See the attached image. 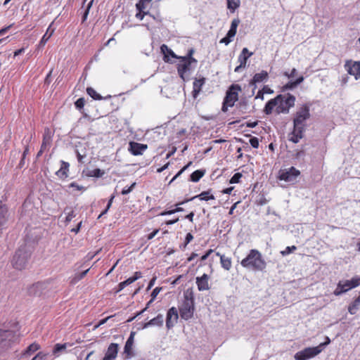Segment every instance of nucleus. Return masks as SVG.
Listing matches in <instances>:
<instances>
[{
    "mask_svg": "<svg viewBox=\"0 0 360 360\" xmlns=\"http://www.w3.org/2000/svg\"><path fill=\"white\" fill-rule=\"evenodd\" d=\"M295 97L290 94H279L266 103L264 112L266 115H270L276 108L277 114H288L295 105Z\"/></svg>",
    "mask_w": 360,
    "mask_h": 360,
    "instance_id": "obj_1",
    "label": "nucleus"
},
{
    "mask_svg": "<svg viewBox=\"0 0 360 360\" xmlns=\"http://www.w3.org/2000/svg\"><path fill=\"white\" fill-rule=\"evenodd\" d=\"M240 264L243 267L253 271H263L266 266L261 253L257 250H251Z\"/></svg>",
    "mask_w": 360,
    "mask_h": 360,
    "instance_id": "obj_2",
    "label": "nucleus"
},
{
    "mask_svg": "<svg viewBox=\"0 0 360 360\" xmlns=\"http://www.w3.org/2000/svg\"><path fill=\"white\" fill-rule=\"evenodd\" d=\"M184 301L179 307V312L181 319L188 320L193 316L194 307V295L192 290L188 289L184 293Z\"/></svg>",
    "mask_w": 360,
    "mask_h": 360,
    "instance_id": "obj_3",
    "label": "nucleus"
},
{
    "mask_svg": "<svg viewBox=\"0 0 360 360\" xmlns=\"http://www.w3.org/2000/svg\"><path fill=\"white\" fill-rule=\"evenodd\" d=\"M30 255V252L25 247L20 248L15 252L11 261L13 266L18 270L25 269L27 265Z\"/></svg>",
    "mask_w": 360,
    "mask_h": 360,
    "instance_id": "obj_4",
    "label": "nucleus"
},
{
    "mask_svg": "<svg viewBox=\"0 0 360 360\" xmlns=\"http://www.w3.org/2000/svg\"><path fill=\"white\" fill-rule=\"evenodd\" d=\"M241 90L238 84H232L226 91L221 110L224 112L228 111L229 107H233L238 99V92Z\"/></svg>",
    "mask_w": 360,
    "mask_h": 360,
    "instance_id": "obj_5",
    "label": "nucleus"
},
{
    "mask_svg": "<svg viewBox=\"0 0 360 360\" xmlns=\"http://www.w3.org/2000/svg\"><path fill=\"white\" fill-rule=\"evenodd\" d=\"M310 117L309 107L307 105H303L295 114L293 120V127L305 131V122Z\"/></svg>",
    "mask_w": 360,
    "mask_h": 360,
    "instance_id": "obj_6",
    "label": "nucleus"
},
{
    "mask_svg": "<svg viewBox=\"0 0 360 360\" xmlns=\"http://www.w3.org/2000/svg\"><path fill=\"white\" fill-rule=\"evenodd\" d=\"M300 175V172L294 167L288 169H281L278 172V179L281 181L294 184L297 182V179Z\"/></svg>",
    "mask_w": 360,
    "mask_h": 360,
    "instance_id": "obj_7",
    "label": "nucleus"
},
{
    "mask_svg": "<svg viewBox=\"0 0 360 360\" xmlns=\"http://www.w3.org/2000/svg\"><path fill=\"white\" fill-rule=\"evenodd\" d=\"M321 352V349H319L318 346L307 347L300 352H297L295 354V359L296 360H307L317 356Z\"/></svg>",
    "mask_w": 360,
    "mask_h": 360,
    "instance_id": "obj_8",
    "label": "nucleus"
},
{
    "mask_svg": "<svg viewBox=\"0 0 360 360\" xmlns=\"http://www.w3.org/2000/svg\"><path fill=\"white\" fill-rule=\"evenodd\" d=\"M192 63L193 62L189 61V60L181 59L177 65L179 75L184 81L188 79V75H187V72L190 71Z\"/></svg>",
    "mask_w": 360,
    "mask_h": 360,
    "instance_id": "obj_9",
    "label": "nucleus"
},
{
    "mask_svg": "<svg viewBox=\"0 0 360 360\" xmlns=\"http://www.w3.org/2000/svg\"><path fill=\"white\" fill-rule=\"evenodd\" d=\"M179 319L178 311L176 307H171L167 313L166 317V326L168 329L172 328L175 323H176Z\"/></svg>",
    "mask_w": 360,
    "mask_h": 360,
    "instance_id": "obj_10",
    "label": "nucleus"
},
{
    "mask_svg": "<svg viewBox=\"0 0 360 360\" xmlns=\"http://www.w3.org/2000/svg\"><path fill=\"white\" fill-rule=\"evenodd\" d=\"M345 68L349 75L354 76L356 79L360 77V62L347 61Z\"/></svg>",
    "mask_w": 360,
    "mask_h": 360,
    "instance_id": "obj_11",
    "label": "nucleus"
},
{
    "mask_svg": "<svg viewBox=\"0 0 360 360\" xmlns=\"http://www.w3.org/2000/svg\"><path fill=\"white\" fill-rule=\"evenodd\" d=\"M209 279L210 276L206 274H204L202 276L196 277L195 283L199 291L210 290Z\"/></svg>",
    "mask_w": 360,
    "mask_h": 360,
    "instance_id": "obj_12",
    "label": "nucleus"
},
{
    "mask_svg": "<svg viewBox=\"0 0 360 360\" xmlns=\"http://www.w3.org/2000/svg\"><path fill=\"white\" fill-rule=\"evenodd\" d=\"M147 148V145L136 142H130L129 150L134 155H141Z\"/></svg>",
    "mask_w": 360,
    "mask_h": 360,
    "instance_id": "obj_13",
    "label": "nucleus"
},
{
    "mask_svg": "<svg viewBox=\"0 0 360 360\" xmlns=\"http://www.w3.org/2000/svg\"><path fill=\"white\" fill-rule=\"evenodd\" d=\"M118 344L111 343L108 348V350L103 357V360H114L117 355Z\"/></svg>",
    "mask_w": 360,
    "mask_h": 360,
    "instance_id": "obj_14",
    "label": "nucleus"
},
{
    "mask_svg": "<svg viewBox=\"0 0 360 360\" xmlns=\"http://www.w3.org/2000/svg\"><path fill=\"white\" fill-rule=\"evenodd\" d=\"M134 335L135 332H131L125 343L124 353L126 354L127 358H131L132 356V347L134 344Z\"/></svg>",
    "mask_w": 360,
    "mask_h": 360,
    "instance_id": "obj_15",
    "label": "nucleus"
},
{
    "mask_svg": "<svg viewBox=\"0 0 360 360\" xmlns=\"http://www.w3.org/2000/svg\"><path fill=\"white\" fill-rule=\"evenodd\" d=\"M163 316L162 314H158L156 317L144 323L143 328H147L150 326H162L163 324Z\"/></svg>",
    "mask_w": 360,
    "mask_h": 360,
    "instance_id": "obj_16",
    "label": "nucleus"
},
{
    "mask_svg": "<svg viewBox=\"0 0 360 360\" xmlns=\"http://www.w3.org/2000/svg\"><path fill=\"white\" fill-rule=\"evenodd\" d=\"M160 50H161V52L163 53L164 55V60L165 62H169V56H170L172 58H179V57H178L174 53V51L169 49L167 45L165 44H162L161 46H160Z\"/></svg>",
    "mask_w": 360,
    "mask_h": 360,
    "instance_id": "obj_17",
    "label": "nucleus"
},
{
    "mask_svg": "<svg viewBox=\"0 0 360 360\" xmlns=\"http://www.w3.org/2000/svg\"><path fill=\"white\" fill-rule=\"evenodd\" d=\"M70 165L68 162H65L63 160L61 161V167L60 169H58L56 174L60 179H65L68 177V172L69 171Z\"/></svg>",
    "mask_w": 360,
    "mask_h": 360,
    "instance_id": "obj_18",
    "label": "nucleus"
},
{
    "mask_svg": "<svg viewBox=\"0 0 360 360\" xmlns=\"http://www.w3.org/2000/svg\"><path fill=\"white\" fill-rule=\"evenodd\" d=\"M268 77H269L268 72L265 70H262V72H260L259 73H256L254 75V77L250 84L251 85H253V84H255L256 83H259V82L266 81L268 79Z\"/></svg>",
    "mask_w": 360,
    "mask_h": 360,
    "instance_id": "obj_19",
    "label": "nucleus"
},
{
    "mask_svg": "<svg viewBox=\"0 0 360 360\" xmlns=\"http://www.w3.org/2000/svg\"><path fill=\"white\" fill-rule=\"evenodd\" d=\"M304 132V130L293 127V131L290 135L289 141L295 143H298L302 139Z\"/></svg>",
    "mask_w": 360,
    "mask_h": 360,
    "instance_id": "obj_20",
    "label": "nucleus"
},
{
    "mask_svg": "<svg viewBox=\"0 0 360 360\" xmlns=\"http://www.w3.org/2000/svg\"><path fill=\"white\" fill-rule=\"evenodd\" d=\"M253 54L252 52H249L247 48H243L242 52L238 56V60L241 66L245 67L248 59Z\"/></svg>",
    "mask_w": 360,
    "mask_h": 360,
    "instance_id": "obj_21",
    "label": "nucleus"
},
{
    "mask_svg": "<svg viewBox=\"0 0 360 360\" xmlns=\"http://www.w3.org/2000/svg\"><path fill=\"white\" fill-rule=\"evenodd\" d=\"M360 309V291L359 296L353 301L348 306V312L354 315L356 314V312Z\"/></svg>",
    "mask_w": 360,
    "mask_h": 360,
    "instance_id": "obj_22",
    "label": "nucleus"
},
{
    "mask_svg": "<svg viewBox=\"0 0 360 360\" xmlns=\"http://www.w3.org/2000/svg\"><path fill=\"white\" fill-rule=\"evenodd\" d=\"M216 255L220 257V262H221V266L224 269L229 271L231 268V258L225 257L224 255H221L219 252H217Z\"/></svg>",
    "mask_w": 360,
    "mask_h": 360,
    "instance_id": "obj_23",
    "label": "nucleus"
},
{
    "mask_svg": "<svg viewBox=\"0 0 360 360\" xmlns=\"http://www.w3.org/2000/svg\"><path fill=\"white\" fill-rule=\"evenodd\" d=\"M8 218V209L6 206L0 201V226H3Z\"/></svg>",
    "mask_w": 360,
    "mask_h": 360,
    "instance_id": "obj_24",
    "label": "nucleus"
},
{
    "mask_svg": "<svg viewBox=\"0 0 360 360\" xmlns=\"http://www.w3.org/2000/svg\"><path fill=\"white\" fill-rule=\"evenodd\" d=\"M205 78H200V79H195L193 82V97H196L197 95L200 93V91H201V88L202 86H203V84H205Z\"/></svg>",
    "mask_w": 360,
    "mask_h": 360,
    "instance_id": "obj_25",
    "label": "nucleus"
},
{
    "mask_svg": "<svg viewBox=\"0 0 360 360\" xmlns=\"http://www.w3.org/2000/svg\"><path fill=\"white\" fill-rule=\"evenodd\" d=\"M51 26H52V24H51L49 26L46 33L44 34L41 41H39V46H44L46 44V43L48 41V40L50 39V37L53 35L55 30L51 28Z\"/></svg>",
    "mask_w": 360,
    "mask_h": 360,
    "instance_id": "obj_26",
    "label": "nucleus"
},
{
    "mask_svg": "<svg viewBox=\"0 0 360 360\" xmlns=\"http://www.w3.org/2000/svg\"><path fill=\"white\" fill-rule=\"evenodd\" d=\"M195 198H199L200 200H205L207 201L209 200H214L215 198L214 196L211 193L210 191H203L199 195H197L193 198H191V200H193Z\"/></svg>",
    "mask_w": 360,
    "mask_h": 360,
    "instance_id": "obj_27",
    "label": "nucleus"
},
{
    "mask_svg": "<svg viewBox=\"0 0 360 360\" xmlns=\"http://www.w3.org/2000/svg\"><path fill=\"white\" fill-rule=\"evenodd\" d=\"M304 81V77L300 76L294 82H289L284 86L283 89L285 90H290L295 88L297 85L301 84Z\"/></svg>",
    "mask_w": 360,
    "mask_h": 360,
    "instance_id": "obj_28",
    "label": "nucleus"
},
{
    "mask_svg": "<svg viewBox=\"0 0 360 360\" xmlns=\"http://www.w3.org/2000/svg\"><path fill=\"white\" fill-rule=\"evenodd\" d=\"M205 174V172L200 169L195 170L191 174V181L198 182Z\"/></svg>",
    "mask_w": 360,
    "mask_h": 360,
    "instance_id": "obj_29",
    "label": "nucleus"
},
{
    "mask_svg": "<svg viewBox=\"0 0 360 360\" xmlns=\"http://www.w3.org/2000/svg\"><path fill=\"white\" fill-rule=\"evenodd\" d=\"M240 0H227V8L233 13L240 6Z\"/></svg>",
    "mask_w": 360,
    "mask_h": 360,
    "instance_id": "obj_30",
    "label": "nucleus"
},
{
    "mask_svg": "<svg viewBox=\"0 0 360 360\" xmlns=\"http://www.w3.org/2000/svg\"><path fill=\"white\" fill-rule=\"evenodd\" d=\"M87 94L94 100H102L103 97L98 94L92 87L86 89Z\"/></svg>",
    "mask_w": 360,
    "mask_h": 360,
    "instance_id": "obj_31",
    "label": "nucleus"
},
{
    "mask_svg": "<svg viewBox=\"0 0 360 360\" xmlns=\"http://www.w3.org/2000/svg\"><path fill=\"white\" fill-rule=\"evenodd\" d=\"M89 271V269H88L81 273L76 274L74 276V277L72 278L71 283L75 284V283H77L79 281L82 280L86 275V274L88 273Z\"/></svg>",
    "mask_w": 360,
    "mask_h": 360,
    "instance_id": "obj_32",
    "label": "nucleus"
},
{
    "mask_svg": "<svg viewBox=\"0 0 360 360\" xmlns=\"http://www.w3.org/2000/svg\"><path fill=\"white\" fill-rule=\"evenodd\" d=\"M150 0H140L136 5L139 11L146 13L145 10L146 8V4H149Z\"/></svg>",
    "mask_w": 360,
    "mask_h": 360,
    "instance_id": "obj_33",
    "label": "nucleus"
},
{
    "mask_svg": "<svg viewBox=\"0 0 360 360\" xmlns=\"http://www.w3.org/2000/svg\"><path fill=\"white\" fill-rule=\"evenodd\" d=\"M67 349V344H56L54 347L53 352L56 355H58L59 353L65 352Z\"/></svg>",
    "mask_w": 360,
    "mask_h": 360,
    "instance_id": "obj_34",
    "label": "nucleus"
},
{
    "mask_svg": "<svg viewBox=\"0 0 360 360\" xmlns=\"http://www.w3.org/2000/svg\"><path fill=\"white\" fill-rule=\"evenodd\" d=\"M39 345L37 343L31 344L26 349L25 354H31L39 349Z\"/></svg>",
    "mask_w": 360,
    "mask_h": 360,
    "instance_id": "obj_35",
    "label": "nucleus"
},
{
    "mask_svg": "<svg viewBox=\"0 0 360 360\" xmlns=\"http://www.w3.org/2000/svg\"><path fill=\"white\" fill-rule=\"evenodd\" d=\"M345 292H347L345 291V288H342L341 283H338V285H337V288H335V290L333 292V294L335 296H340V295H341L342 294H343Z\"/></svg>",
    "mask_w": 360,
    "mask_h": 360,
    "instance_id": "obj_36",
    "label": "nucleus"
},
{
    "mask_svg": "<svg viewBox=\"0 0 360 360\" xmlns=\"http://www.w3.org/2000/svg\"><path fill=\"white\" fill-rule=\"evenodd\" d=\"M295 250H297V247L295 245L288 246L284 250L281 251V253L283 256H285L290 254Z\"/></svg>",
    "mask_w": 360,
    "mask_h": 360,
    "instance_id": "obj_37",
    "label": "nucleus"
},
{
    "mask_svg": "<svg viewBox=\"0 0 360 360\" xmlns=\"http://www.w3.org/2000/svg\"><path fill=\"white\" fill-rule=\"evenodd\" d=\"M75 105L78 110L82 109L85 105V99L84 98H78L75 103Z\"/></svg>",
    "mask_w": 360,
    "mask_h": 360,
    "instance_id": "obj_38",
    "label": "nucleus"
},
{
    "mask_svg": "<svg viewBox=\"0 0 360 360\" xmlns=\"http://www.w3.org/2000/svg\"><path fill=\"white\" fill-rule=\"evenodd\" d=\"M51 134L49 133V131L47 130V133H46L44 135L42 143H44V145L49 146L50 143H51Z\"/></svg>",
    "mask_w": 360,
    "mask_h": 360,
    "instance_id": "obj_39",
    "label": "nucleus"
},
{
    "mask_svg": "<svg viewBox=\"0 0 360 360\" xmlns=\"http://www.w3.org/2000/svg\"><path fill=\"white\" fill-rule=\"evenodd\" d=\"M242 177L241 173H236L230 179V184H236L238 183L240 178Z\"/></svg>",
    "mask_w": 360,
    "mask_h": 360,
    "instance_id": "obj_40",
    "label": "nucleus"
},
{
    "mask_svg": "<svg viewBox=\"0 0 360 360\" xmlns=\"http://www.w3.org/2000/svg\"><path fill=\"white\" fill-rule=\"evenodd\" d=\"M339 283L342 284V288H345L346 292L352 289V287L349 283V280L340 281Z\"/></svg>",
    "mask_w": 360,
    "mask_h": 360,
    "instance_id": "obj_41",
    "label": "nucleus"
},
{
    "mask_svg": "<svg viewBox=\"0 0 360 360\" xmlns=\"http://www.w3.org/2000/svg\"><path fill=\"white\" fill-rule=\"evenodd\" d=\"M349 283L352 288L360 285V277H353L351 280H349Z\"/></svg>",
    "mask_w": 360,
    "mask_h": 360,
    "instance_id": "obj_42",
    "label": "nucleus"
},
{
    "mask_svg": "<svg viewBox=\"0 0 360 360\" xmlns=\"http://www.w3.org/2000/svg\"><path fill=\"white\" fill-rule=\"evenodd\" d=\"M192 162H188L186 166H184L178 173L172 179L169 184L174 181L177 177H179L191 165Z\"/></svg>",
    "mask_w": 360,
    "mask_h": 360,
    "instance_id": "obj_43",
    "label": "nucleus"
},
{
    "mask_svg": "<svg viewBox=\"0 0 360 360\" xmlns=\"http://www.w3.org/2000/svg\"><path fill=\"white\" fill-rule=\"evenodd\" d=\"M192 162H188L186 166H184L178 173L172 179L169 184L174 181L177 177H179L191 165Z\"/></svg>",
    "mask_w": 360,
    "mask_h": 360,
    "instance_id": "obj_44",
    "label": "nucleus"
},
{
    "mask_svg": "<svg viewBox=\"0 0 360 360\" xmlns=\"http://www.w3.org/2000/svg\"><path fill=\"white\" fill-rule=\"evenodd\" d=\"M192 162H188L186 166H184L178 173L172 179L169 184L174 181L177 177H179L191 165Z\"/></svg>",
    "mask_w": 360,
    "mask_h": 360,
    "instance_id": "obj_45",
    "label": "nucleus"
},
{
    "mask_svg": "<svg viewBox=\"0 0 360 360\" xmlns=\"http://www.w3.org/2000/svg\"><path fill=\"white\" fill-rule=\"evenodd\" d=\"M104 174V172L100 169H95L91 171V176L95 177H101Z\"/></svg>",
    "mask_w": 360,
    "mask_h": 360,
    "instance_id": "obj_46",
    "label": "nucleus"
},
{
    "mask_svg": "<svg viewBox=\"0 0 360 360\" xmlns=\"http://www.w3.org/2000/svg\"><path fill=\"white\" fill-rule=\"evenodd\" d=\"M193 52V50H190L186 56L179 57V58L180 59H186V60H189V61H191L193 63H197V60L192 57Z\"/></svg>",
    "mask_w": 360,
    "mask_h": 360,
    "instance_id": "obj_47",
    "label": "nucleus"
},
{
    "mask_svg": "<svg viewBox=\"0 0 360 360\" xmlns=\"http://www.w3.org/2000/svg\"><path fill=\"white\" fill-rule=\"evenodd\" d=\"M250 143L254 148L259 147V139L257 137H252L250 139Z\"/></svg>",
    "mask_w": 360,
    "mask_h": 360,
    "instance_id": "obj_48",
    "label": "nucleus"
},
{
    "mask_svg": "<svg viewBox=\"0 0 360 360\" xmlns=\"http://www.w3.org/2000/svg\"><path fill=\"white\" fill-rule=\"evenodd\" d=\"M239 23H240V20L238 18L233 19L231 22L230 29L237 32V27H238Z\"/></svg>",
    "mask_w": 360,
    "mask_h": 360,
    "instance_id": "obj_49",
    "label": "nucleus"
},
{
    "mask_svg": "<svg viewBox=\"0 0 360 360\" xmlns=\"http://www.w3.org/2000/svg\"><path fill=\"white\" fill-rule=\"evenodd\" d=\"M330 343V340L328 336H326V341L324 342L319 344L318 345V347H319V349H321V352H322L324 349V348L326 347V346H327Z\"/></svg>",
    "mask_w": 360,
    "mask_h": 360,
    "instance_id": "obj_50",
    "label": "nucleus"
},
{
    "mask_svg": "<svg viewBox=\"0 0 360 360\" xmlns=\"http://www.w3.org/2000/svg\"><path fill=\"white\" fill-rule=\"evenodd\" d=\"M135 185H136V183H133L129 187H124L122 191V194L127 195V194L129 193L133 190Z\"/></svg>",
    "mask_w": 360,
    "mask_h": 360,
    "instance_id": "obj_51",
    "label": "nucleus"
},
{
    "mask_svg": "<svg viewBox=\"0 0 360 360\" xmlns=\"http://www.w3.org/2000/svg\"><path fill=\"white\" fill-rule=\"evenodd\" d=\"M75 153L77 154V160L80 163H83V159L86 157V153H81L79 150H76Z\"/></svg>",
    "mask_w": 360,
    "mask_h": 360,
    "instance_id": "obj_52",
    "label": "nucleus"
},
{
    "mask_svg": "<svg viewBox=\"0 0 360 360\" xmlns=\"http://www.w3.org/2000/svg\"><path fill=\"white\" fill-rule=\"evenodd\" d=\"M75 216L76 215L74 213V211L73 210H70L67 213V216H66V218H65L66 222H70Z\"/></svg>",
    "mask_w": 360,
    "mask_h": 360,
    "instance_id": "obj_53",
    "label": "nucleus"
},
{
    "mask_svg": "<svg viewBox=\"0 0 360 360\" xmlns=\"http://www.w3.org/2000/svg\"><path fill=\"white\" fill-rule=\"evenodd\" d=\"M161 290L162 288L159 287H156L155 288H154L151 293V298H153V300H155L157 295L160 293Z\"/></svg>",
    "mask_w": 360,
    "mask_h": 360,
    "instance_id": "obj_54",
    "label": "nucleus"
},
{
    "mask_svg": "<svg viewBox=\"0 0 360 360\" xmlns=\"http://www.w3.org/2000/svg\"><path fill=\"white\" fill-rule=\"evenodd\" d=\"M136 281V278L130 277L122 282V285H129Z\"/></svg>",
    "mask_w": 360,
    "mask_h": 360,
    "instance_id": "obj_55",
    "label": "nucleus"
},
{
    "mask_svg": "<svg viewBox=\"0 0 360 360\" xmlns=\"http://www.w3.org/2000/svg\"><path fill=\"white\" fill-rule=\"evenodd\" d=\"M232 41V39L231 37H229L227 35L222 38L220 41H219V43L221 44H224L225 45H228L229 43H231V41Z\"/></svg>",
    "mask_w": 360,
    "mask_h": 360,
    "instance_id": "obj_56",
    "label": "nucleus"
},
{
    "mask_svg": "<svg viewBox=\"0 0 360 360\" xmlns=\"http://www.w3.org/2000/svg\"><path fill=\"white\" fill-rule=\"evenodd\" d=\"M193 239V235L191 233H188L186 236L184 247H186Z\"/></svg>",
    "mask_w": 360,
    "mask_h": 360,
    "instance_id": "obj_57",
    "label": "nucleus"
},
{
    "mask_svg": "<svg viewBox=\"0 0 360 360\" xmlns=\"http://www.w3.org/2000/svg\"><path fill=\"white\" fill-rule=\"evenodd\" d=\"M238 108L243 112H245L247 108V102L246 101H240L238 103Z\"/></svg>",
    "mask_w": 360,
    "mask_h": 360,
    "instance_id": "obj_58",
    "label": "nucleus"
},
{
    "mask_svg": "<svg viewBox=\"0 0 360 360\" xmlns=\"http://www.w3.org/2000/svg\"><path fill=\"white\" fill-rule=\"evenodd\" d=\"M305 155V153L304 150H300L296 152L295 156L296 159H300L301 158H303Z\"/></svg>",
    "mask_w": 360,
    "mask_h": 360,
    "instance_id": "obj_59",
    "label": "nucleus"
},
{
    "mask_svg": "<svg viewBox=\"0 0 360 360\" xmlns=\"http://www.w3.org/2000/svg\"><path fill=\"white\" fill-rule=\"evenodd\" d=\"M262 90L264 94H271L274 93V91L268 86H264Z\"/></svg>",
    "mask_w": 360,
    "mask_h": 360,
    "instance_id": "obj_60",
    "label": "nucleus"
},
{
    "mask_svg": "<svg viewBox=\"0 0 360 360\" xmlns=\"http://www.w3.org/2000/svg\"><path fill=\"white\" fill-rule=\"evenodd\" d=\"M213 252V250L210 249L207 252L202 255L200 258L201 261H204L208 258V257L210 255L211 253Z\"/></svg>",
    "mask_w": 360,
    "mask_h": 360,
    "instance_id": "obj_61",
    "label": "nucleus"
},
{
    "mask_svg": "<svg viewBox=\"0 0 360 360\" xmlns=\"http://www.w3.org/2000/svg\"><path fill=\"white\" fill-rule=\"evenodd\" d=\"M236 31L235 30H233L231 29H229V30L228 31L226 35L229 37H231V39H233L235 35L236 34Z\"/></svg>",
    "mask_w": 360,
    "mask_h": 360,
    "instance_id": "obj_62",
    "label": "nucleus"
},
{
    "mask_svg": "<svg viewBox=\"0 0 360 360\" xmlns=\"http://www.w3.org/2000/svg\"><path fill=\"white\" fill-rule=\"evenodd\" d=\"M159 232V229H155V231H153L152 233H150V234H148V240H151L153 239L156 235L157 233Z\"/></svg>",
    "mask_w": 360,
    "mask_h": 360,
    "instance_id": "obj_63",
    "label": "nucleus"
},
{
    "mask_svg": "<svg viewBox=\"0 0 360 360\" xmlns=\"http://www.w3.org/2000/svg\"><path fill=\"white\" fill-rule=\"evenodd\" d=\"M297 72V70L295 68H293L292 70H291V72L290 74H288V72H285V75L287 76L288 78H290V77H292L295 75Z\"/></svg>",
    "mask_w": 360,
    "mask_h": 360,
    "instance_id": "obj_64",
    "label": "nucleus"
}]
</instances>
